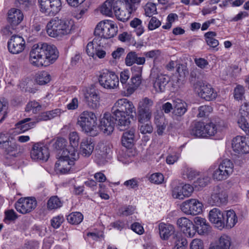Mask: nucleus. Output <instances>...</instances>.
Masks as SVG:
<instances>
[{"instance_id": "obj_20", "label": "nucleus", "mask_w": 249, "mask_h": 249, "mask_svg": "<svg viewBox=\"0 0 249 249\" xmlns=\"http://www.w3.org/2000/svg\"><path fill=\"white\" fill-rule=\"evenodd\" d=\"M8 49L13 54H18L23 51L25 48V41L20 36H12L7 43Z\"/></svg>"}, {"instance_id": "obj_13", "label": "nucleus", "mask_w": 249, "mask_h": 249, "mask_svg": "<svg viewBox=\"0 0 249 249\" xmlns=\"http://www.w3.org/2000/svg\"><path fill=\"white\" fill-rule=\"evenodd\" d=\"M50 156L48 147L42 142H36L33 144L30 157L35 161H46Z\"/></svg>"}, {"instance_id": "obj_27", "label": "nucleus", "mask_w": 249, "mask_h": 249, "mask_svg": "<svg viewBox=\"0 0 249 249\" xmlns=\"http://www.w3.org/2000/svg\"><path fill=\"white\" fill-rule=\"evenodd\" d=\"M195 227L196 231L200 235H203L208 232L210 225L206 219L200 216L194 218Z\"/></svg>"}, {"instance_id": "obj_17", "label": "nucleus", "mask_w": 249, "mask_h": 249, "mask_svg": "<svg viewBox=\"0 0 249 249\" xmlns=\"http://www.w3.org/2000/svg\"><path fill=\"white\" fill-rule=\"evenodd\" d=\"M80 92L84 96L85 101L89 108L95 109L100 106V94L94 90L84 87L80 90Z\"/></svg>"}, {"instance_id": "obj_5", "label": "nucleus", "mask_w": 249, "mask_h": 249, "mask_svg": "<svg viewBox=\"0 0 249 249\" xmlns=\"http://www.w3.org/2000/svg\"><path fill=\"white\" fill-rule=\"evenodd\" d=\"M97 120L96 115L93 112L85 110L80 114L77 124L87 135L95 136L98 133Z\"/></svg>"}, {"instance_id": "obj_42", "label": "nucleus", "mask_w": 249, "mask_h": 249, "mask_svg": "<svg viewBox=\"0 0 249 249\" xmlns=\"http://www.w3.org/2000/svg\"><path fill=\"white\" fill-rule=\"evenodd\" d=\"M181 174L184 179L191 180L199 175V172L191 167L185 166L182 169Z\"/></svg>"}, {"instance_id": "obj_1", "label": "nucleus", "mask_w": 249, "mask_h": 249, "mask_svg": "<svg viewBox=\"0 0 249 249\" xmlns=\"http://www.w3.org/2000/svg\"><path fill=\"white\" fill-rule=\"evenodd\" d=\"M111 113L105 112L100 121L99 127L106 135L110 134L114 130L115 123L121 127H127L130 124V119H133L136 108L133 103L126 98L118 100L111 108Z\"/></svg>"}, {"instance_id": "obj_15", "label": "nucleus", "mask_w": 249, "mask_h": 249, "mask_svg": "<svg viewBox=\"0 0 249 249\" xmlns=\"http://www.w3.org/2000/svg\"><path fill=\"white\" fill-rule=\"evenodd\" d=\"M227 128L226 124L221 122H210L206 124V137L214 136L216 139H222Z\"/></svg>"}, {"instance_id": "obj_18", "label": "nucleus", "mask_w": 249, "mask_h": 249, "mask_svg": "<svg viewBox=\"0 0 249 249\" xmlns=\"http://www.w3.org/2000/svg\"><path fill=\"white\" fill-rule=\"evenodd\" d=\"M154 105L153 100L147 97L142 98L139 103L138 106V116L143 120L145 118H151L152 107Z\"/></svg>"}, {"instance_id": "obj_11", "label": "nucleus", "mask_w": 249, "mask_h": 249, "mask_svg": "<svg viewBox=\"0 0 249 249\" xmlns=\"http://www.w3.org/2000/svg\"><path fill=\"white\" fill-rule=\"evenodd\" d=\"M193 88L198 96L206 101L213 100L217 97L216 91L207 83L197 81L194 84Z\"/></svg>"}, {"instance_id": "obj_21", "label": "nucleus", "mask_w": 249, "mask_h": 249, "mask_svg": "<svg viewBox=\"0 0 249 249\" xmlns=\"http://www.w3.org/2000/svg\"><path fill=\"white\" fill-rule=\"evenodd\" d=\"M86 52L88 55L94 59L97 57L102 59L105 57L106 52L102 49L101 45L98 43V39L95 38L87 45Z\"/></svg>"}, {"instance_id": "obj_36", "label": "nucleus", "mask_w": 249, "mask_h": 249, "mask_svg": "<svg viewBox=\"0 0 249 249\" xmlns=\"http://www.w3.org/2000/svg\"><path fill=\"white\" fill-rule=\"evenodd\" d=\"M159 230L161 238L166 240L172 234L174 228L171 224L161 223L159 225Z\"/></svg>"}, {"instance_id": "obj_25", "label": "nucleus", "mask_w": 249, "mask_h": 249, "mask_svg": "<svg viewBox=\"0 0 249 249\" xmlns=\"http://www.w3.org/2000/svg\"><path fill=\"white\" fill-rule=\"evenodd\" d=\"M209 220L218 228L222 229L225 227L224 216L219 209L213 208L209 212Z\"/></svg>"}, {"instance_id": "obj_31", "label": "nucleus", "mask_w": 249, "mask_h": 249, "mask_svg": "<svg viewBox=\"0 0 249 249\" xmlns=\"http://www.w3.org/2000/svg\"><path fill=\"white\" fill-rule=\"evenodd\" d=\"M38 122H36V118L35 121H32L29 118H26L16 124L15 129L18 133H23L33 128Z\"/></svg>"}, {"instance_id": "obj_61", "label": "nucleus", "mask_w": 249, "mask_h": 249, "mask_svg": "<svg viewBox=\"0 0 249 249\" xmlns=\"http://www.w3.org/2000/svg\"><path fill=\"white\" fill-rule=\"evenodd\" d=\"M190 249H204L202 241L199 239H194L190 244Z\"/></svg>"}, {"instance_id": "obj_22", "label": "nucleus", "mask_w": 249, "mask_h": 249, "mask_svg": "<svg viewBox=\"0 0 249 249\" xmlns=\"http://www.w3.org/2000/svg\"><path fill=\"white\" fill-rule=\"evenodd\" d=\"M177 224L180 230L189 237H193L196 234V230L193 222L189 218L182 217L178 218Z\"/></svg>"}, {"instance_id": "obj_52", "label": "nucleus", "mask_w": 249, "mask_h": 249, "mask_svg": "<svg viewBox=\"0 0 249 249\" xmlns=\"http://www.w3.org/2000/svg\"><path fill=\"white\" fill-rule=\"evenodd\" d=\"M145 15L150 17L157 13V7L155 4L152 2L147 3L144 7Z\"/></svg>"}, {"instance_id": "obj_49", "label": "nucleus", "mask_w": 249, "mask_h": 249, "mask_svg": "<svg viewBox=\"0 0 249 249\" xmlns=\"http://www.w3.org/2000/svg\"><path fill=\"white\" fill-rule=\"evenodd\" d=\"M210 179L207 176L201 177L194 182V186L198 190H199L207 186L210 182Z\"/></svg>"}, {"instance_id": "obj_51", "label": "nucleus", "mask_w": 249, "mask_h": 249, "mask_svg": "<svg viewBox=\"0 0 249 249\" xmlns=\"http://www.w3.org/2000/svg\"><path fill=\"white\" fill-rule=\"evenodd\" d=\"M69 140L70 145H69L66 149H69L70 147H72L77 150L76 147L78 145L79 140V137L78 133L74 131L71 132L69 134Z\"/></svg>"}, {"instance_id": "obj_56", "label": "nucleus", "mask_w": 249, "mask_h": 249, "mask_svg": "<svg viewBox=\"0 0 249 249\" xmlns=\"http://www.w3.org/2000/svg\"><path fill=\"white\" fill-rule=\"evenodd\" d=\"M150 181L155 184H160L164 181L163 175L160 173H156L152 174L149 178Z\"/></svg>"}, {"instance_id": "obj_46", "label": "nucleus", "mask_w": 249, "mask_h": 249, "mask_svg": "<svg viewBox=\"0 0 249 249\" xmlns=\"http://www.w3.org/2000/svg\"><path fill=\"white\" fill-rule=\"evenodd\" d=\"M231 246V240L227 235H222L219 238L218 244L215 246L218 249H229Z\"/></svg>"}, {"instance_id": "obj_63", "label": "nucleus", "mask_w": 249, "mask_h": 249, "mask_svg": "<svg viewBox=\"0 0 249 249\" xmlns=\"http://www.w3.org/2000/svg\"><path fill=\"white\" fill-rule=\"evenodd\" d=\"M239 113L241 115L248 116L249 115V103L244 102L240 107Z\"/></svg>"}, {"instance_id": "obj_55", "label": "nucleus", "mask_w": 249, "mask_h": 249, "mask_svg": "<svg viewBox=\"0 0 249 249\" xmlns=\"http://www.w3.org/2000/svg\"><path fill=\"white\" fill-rule=\"evenodd\" d=\"M161 52L159 50H153L143 53L145 59H152L156 60L160 55Z\"/></svg>"}, {"instance_id": "obj_35", "label": "nucleus", "mask_w": 249, "mask_h": 249, "mask_svg": "<svg viewBox=\"0 0 249 249\" xmlns=\"http://www.w3.org/2000/svg\"><path fill=\"white\" fill-rule=\"evenodd\" d=\"M135 132V129L131 128L124 133L122 138V143L123 146L126 148H130L132 146L134 142Z\"/></svg>"}, {"instance_id": "obj_50", "label": "nucleus", "mask_w": 249, "mask_h": 249, "mask_svg": "<svg viewBox=\"0 0 249 249\" xmlns=\"http://www.w3.org/2000/svg\"><path fill=\"white\" fill-rule=\"evenodd\" d=\"M187 241L181 236H177L175 239V245L173 249H185Z\"/></svg>"}, {"instance_id": "obj_6", "label": "nucleus", "mask_w": 249, "mask_h": 249, "mask_svg": "<svg viewBox=\"0 0 249 249\" xmlns=\"http://www.w3.org/2000/svg\"><path fill=\"white\" fill-rule=\"evenodd\" d=\"M234 165L229 159L222 160L219 164L214 163L209 168L214 180L223 181L227 179L233 173Z\"/></svg>"}, {"instance_id": "obj_12", "label": "nucleus", "mask_w": 249, "mask_h": 249, "mask_svg": "<svg viewBox=\"0 0 249 249\" xmlns=\"http://www.w3.org/2000/svg\"><path fill=\"white\" fill-rule=\"evenodd\" d=\"M203 205L196 198H191L183 202L180 205L181 211L187 215H196L202 212Z\"/></svg>"}, {"instance_id": "obj_7", "label": "nucleus", "mask_w": 249, "mask_h": 249, "mask_svg": "<svg viewBox=\"0 0 249 249\" xmlns=\"http://www.w3.org/2000/svg\"><path fill=\"white\" fill-rule=\"evenodd\" d=\"M125 4L121 0H116L114 7V14L116 18L122 21H127L132 12L137 9V6L130 0H124Z\"/></svg>"}, {"instance_id": "obj_34", "label": "nucleus", "mask_w": 249, "mask_h": 249, "mask_svg": "<svg viewBox=\"0 0 249 249\" xmlns=\"http://www.w3.org/2000/svg\"><path fill=\"white\" fill-rule=\"evenodd\" d=\"M116 0H107L100 7L101 13L104 15L111 17L114 13Z\"/></svg>"}, {"instance_id": "obj_8", "label": "nucleus", "mask_w": 249, "mask_h": 249, "mask_svg": "<svg viewBox=\"0 0 249 249\" xmlns=\"http://www.w3.org/2000/svg\"><path fill=\"white\" fill-rule=\"evenodd\" d=\"M118 32V26L111 20H103L99 22L95 29V34L101 38L109 39L115 36Z\"/></svg>"}, {"instance_id": "obj_28", "label": "nucleus", "mask_w": 249, "mask_h": 249, "mask_svg": "<svg viewBox=\"0 0 249 249\" xmlns=\"http://www.w3.org/2000/svg\"><path fill=\"white\" fill-rule=\"evenodd\" d=\"M94 148V144L91 140L83 139L80 143L79 151L84 157H89L92 154Z\"/></svg>"}, {"instance_id": "obj_19", "label": "nucleus", "mask_w": 249, "mask_h": 249, "mask_svg": "<svg viewBox=\"0 0 249 249\" xmlns=\"http://www.w3.org/2000/svg\"><path fill=\"white\" fill-rule=\"evenodd\" d=\"M233 150L238 154L249 153V136H237L232 140Z\"/></svg>"}, {"instance_id": "obj_37", "label": "nucleus", "mask_w": 249, "mask_h": 249, "mask_svg": "<svg viewBox=\"0 0 249 249\" xmlns=\"http://www.w3.org/2000/svg\"><path fill=\"white\" fill-rule=\"evenodd\" d=\"M151 118H145L143 120L138 117L139 128L140 132L143 134H150L153 131V127L150 122Z\"/></svg>"}, {"instance_id": "obj_32", "label": "nucleus", "mask_w": 249, "mask_h": 249, "mask_svg": "<svg viewBox=\"0 0 249 249\" xmlns=\"http://www.w3.org/2000/svg\"><path fill=\"white\" fill-rule=\"evenodd\" d=\"M174 113L178 116H181L187 111V103L180 99H176L173 101Z\"/></svg>"}, {"instance_id": "obj_38", "label": "nucleus", "mask_w": 249, "mask_h": 249, "mask_svg": "<svg viewBox=\"0 0 249 249\" xmlns=\"http://www.w3.org/2000/svg\"><path fill=\"white\" fill-rule=\"evenodd\" d=\"M224 219L226 221L225 226L228 229H231L233 227L238 221L237 217L233 210L227 211Z\"/></svg>"}, {"instance_id": "obj_14", "label": "nucleus", "mask_w": 249, "mask_h": 249, "mask_svg": "<svg viewBox=\"0 0 249 249\" xmlns=\"http://www.w3.org/2000/svg\"><path fill=\"white\" fill-rule=\"evenodd\" d=\"M228 201V194L225 189L219 185L213 187L208 203L211 205L220 206Z\"/></svg>"}, {"instance_id": "obj_48", "label": "nucleus", "mask_w": 249, "mask_h": 249, "mask_svg": "<svg viewBox=\"0 0 249 249\" xmlns=\"http://www.w3.org/2000/svg\"><path fill=\"white\" fill-rule=\"evenodd\" d=\"M62 202L57 196L51 197L48 201L47 207L50 210L56 209L62 206Z\"/></svg>"}, {"instance_id": "obj_16", "label": "nucleus", "mask_w": 249, "mask_h": 249, "mask_svg": "<svg viewBox=\"0 0 249 249\" xmlns=\"http://www.w3.org/2000/svg\"><path fill=\"white\" fill-rule=\"evenodd\" d=\"M15 205L18 212L26 214L30 213L36 208L37 201L35 197H21L16 202Z\"/></svg>"}, {"instance_id": "obj_40", "label": "nucleus", "mask_w": 249, "mask_h": 249, "mask_svg": "<svg viewBox=\"0 0 249 249\" xmlns=\"http://www.w3.org/2000/svg\"><path fill=\"white\" fill-rule=\"evenodd\" d=\"M35 79L37 84L44 85L50 82L51 76L48 72L43 71L37 73L35 75Z\"/></svg>"}, {"instance_id": "obj_59", "label": "nucleus", "mask_w": 249, "mask_h": 249, "mask_svg": "<svg viewBox=\"0 0 249 249\" xmlns=\"http://www.w3.org/2000/svg\"><path fill=\"white\" fill-rule=\"evenodd\" d=\"M67 143V142L65 139L62 138H58L53 144V146L57 150H64Z\"/></svg>"}, {"instance_id": "obj_60", "label": "nucleus", "mask_w": 249, "mask_h": 249, "mask_svg": "<svg viewBox=\"0 0 249 249\" xmlns=\"http://www.w3.org/2000/svg\"><path fill=\"white\" fill-rule=\"evenodd\" d=\"M244 93L245 89L243 86L241 85H237L234 89V98L238 100H241L244 94Z\"/></svg>"}, {"instance_id": "obj_10", "label": "nucleus", "mask_w": 249, "mask_h": 249, "mask_svg": "<svg viewBox=\"0 0 249 249\" xmlns=\"http://www.w3.org/2000/svg\"><path fill=\"white\" fill-rule=\"evenodd\" d=\"M39 11L47 16H54L60 11L61 0H37Z\"/></svg>"}, {"instance_id": "obj_57", "label": "nucleus", "mask_w": 249, "mask_h": 249, "mask_svg": "<svg viewBox=\"0 0 249 249\" xmlns=\"http://www.w3.org/2000/svg\"><path fill=\"white\" fill-rule=\"evenodd\" d=\"M213 111V108L209 106H201L198 108L199 113L197 116L203 117L209 115Z\"/></svg>"}, {"instance_id": "obj_62", "label": "nucleus", "mask_w": 249, "mask_h": 249, "mask_svg": "<svg viewBox=\"0 0 249 249\" xmlns=\"http://www.w3.org/2000/svg\"><path fill=\"white\" fill-rule=\"evenodd\" d=\"M64 221V217L62 216H57L54 217L51 220L52 226L55 229L58 228Z\"/></svg>"}, {"instance_id": "obj_54", "label": "nucleus", "mask_w": 249, "mask_h": 249, "mask_svg": "<svg viewBox=\"0 0 249 249\" xmlns=\"http://www.w3.org/2000/svg\"><path fill=\"white\" fill-rule=\"evenodd\" d=\"M4 215V221L6 223H8L10 221H14L18 218L17 214L13 210L5 211Z\"/></svg>"}, {"instance_id": "obj_44", "label": "nucleus", "mask_w": 249, "mask_h": 249, "mask_svg": "<svg viewBox=\"0 0 249 249\" xmlns=\"http://www.w3.org/2000/svg\"><path fill=\"white\" fill-rule=\"evenodd\" d=\"M132 87H128L126 90L129 94L133 93L134 91L140 86L142 81V76H132L131 78Z\"/></svg>"}, {"instance_id": "obj_4", "label": "nucleus", "mask_w": 249, "mask_h": 249, "mask_svg": "<svg viewBox=\"0 0 249 249\" xmlns=\"http://www.w3.org/2000/svg\"><path fill=\"white\" fill-rule=\"evenodd\" d=\"M78 159L79 154L75 148L70 147L69 149H65L55 163V171L61 174L69 173L75 161Z\"/></svg>"}, {"instance_id": "obj_26", "label": "nucleus", "mask_w": 249, "mask_h": 249, "mask_svg": "<svg viewBox=\"0 0 249 249\" xmlns=\"http://www.w3.org/2000/svg\"><path fill=\"white\" fill-rule=\"evenodd\" d=\"M23 18V14L20 9L12 8L7 13V20L11 26H17L21 22Z\"/></svg>"}, {"instance_id": "obj_58", "label": "nucleus", "mask_w": 249, "mask_h": 249, "mask_svg": "<svg viewBox=\"0 0 249 249\" xmlns=\"http://www.w3.org/2000/svg\"><path fill=\"white\" fill-rule=\"evenodd\" d=\"M161 25V22L156 17H153L150 19L148 25V29L149 30H154Z\"/></svg>"}, {"instance_id": "obj_24", "label": "nucleus", "mask_w": 249, "mask_h": 249, "mask_svg": "<svg viewBox=\"0 0 249 249\" xmlns=\"http://www.w3.org/2000/svg\"><path fill=\"white\" fill-rule=\"evenodd\" d=\"M151 78L153 88L156 92H163L165 88L166 85L170 81L169 77L165 74L158 73L156 75L153 73L151 74Z\"/></svg>"}, {"instance_id": "obj_47", "label": "nucleus", "mask_w": 249, "mask_h": 249, "mask_svg": "<svg viewBox=\"0 0 249 249\" xmlns=\"http://www.w3.org/2000/svg\"><path fill=\"white\" fill-rule=\"evenodd\" d=\"M41 108L42 106L38 102L36 101H32L26 105L25 110L26 112L36 113L41 109Z\"/></svg>"}, {"instance_id": "obj_23", "label": "nucleus", "mask_w": 249, "mask_h": 249, "mask_svg": "<svg viewBox=\"0 0 249 249\" xmlns=\"http://www.w3.org/2000/svg\"><path fill=\"white\" fill-rule=\"evenodd\" d=\"M194 192V187L189 184L180 185L175 187L172 190V196L174 198L183 199L190 197Z\"/></svg>"}, {"instance_id": "obj_29", "label": "nucleus", "mask_w": 249, "mask_h": 249, "mask_svg": "<svg viewBox=\"0 0 249 249\" xmlns=\"http://www.w3.org/2000/svg\"><path fill=\"white\" fill-rule=\"evenodd\" d=\"M206 124L201 122H194L190 129V134L197 137H206Z\"/></svg>"}, {"instance_id": "obj_9", "label": "nucleus", "mask_w": 249, "mask_h": 249, "mask_svg": "<svg viewBox=\"0 0 249 249\" xmlns=\"http://www.w3.org/2000/svg\"><path fill=\"white\" fill-rule=\"evenodd\" d=\"M100 85L106 89H114L119 85L118 75L113 71L103 70L97 75Z\"/></svg>"}, {"instance_id": "obj_2", "label": "nucleus", "mask_w": 249, "mask_h": 249, "mask_svg": "<svg viewBox=\"0 0 249 249\" xmlns=\"http://www.w3.org/2000/svg\"><path fill=\"white\" fill-rule=\"evenodd\" d=\"M58 57L56 48L47 43H38L32 47L29 54L30 63L37 67H47L52 64Z\"/></svg>"}, {"instance_id": "obj_3", "label": "nucleus", "mask_w": 249, "mask_h": 249, "mask_svg": "<svg viewBox=\"0 0 249 249\" xmlns=\"http://www.w3.org/2000/svg\"><path fill=\"white\" fill-rule=\"evenodd\" d=\"M76 28L73 19L54 17L48 22L46 30L49 36L61 39L74 33Z\"/></svg>"}, {"instance_id": "obj_30", "label": "nucleus", "mask_w": 249, "mask_h": 249, "mask_svg": "<svg viewBox=\"0 0 249 249\" xmlns=\"http://www.w3.org/2000/svg\"><path fill=\"white\" fill-rule=\"evenodd\" d=\"M145 63V58L144 57H139L135 52L128 53L125 58V64L127 66H132L134 64L138 65H144Z\"/></svg>"}, {"instance_id": "obj_41", "label": "nucleus", "mask_w": 249, "mask_h": 249, "mask_svg": "<svg viewBox=\"0 0 249 249\" xmlns=\"http://www.w3.org/2000/svg\"><path fill=\"white\" fill-rule=\"evenodd\" d=\"M18 146V145L16 142L10 140L2 148L4 149L5 152L7 155L16 157L17 154Z\"/></svg>"}, {"instance_id": "obj_45", "label": "nucleus", "mask_w": 249, "mask_h": 249, "mask_svg": "<svg viewBox=\"0 0 249 249\" xmlns=\"http://www.w3.org/2000/svg\"><path fill=\"white\" fill-rule=\"evenodd\" d=\"M83 219V215L80 212L72 213L67 216L68 221L71 224L78 225L82 221Z\"/></svg>"}, {"instance_id": "obj_39", "label": "nucleus", "mask_w": 249, "mask_h": 249, "mask_svg": "<svg viewBox=\"0 0 249 249\" xmlns=\"http://www.w3.org/2000/svg\"><path fill=\"white\" fill-rule=\"evenodd\" d=\"M154 122L157 126L158 134L159 135H162L167 124L163 114L156 115Z\"/></svg>"}, {"instance_id": "obj_33", "label": "nucleus", "mask_w": 249, "mask_h": 249, "mask_svg": "<svg viewBox=\"0 0 249 249\" xmlns=\"http://www.w3.org/2000/svg\"><path fill=\"white\" fill-rule=\"evenodd\" d=\"M61 113L62 111L59 108H56L50 111L43 112L37 117L36 122L46 121L56 117L59 116Z\"/></svg>"}, {"instance_id": "obj_53", "label": "nucleus", "mask_w": 249, "mask_h": 249, "mask_svg": "<svg viewBox=\"0 0 249 249\" xmlns=\"http://www.w3.org/2000/svg\"><path fill=\"white\" fill-rule=\"evenodd\" d=\"M237 124L239 127L245 133H249V124L244 116L241 115L237 120Z\"/></svg>"}, {"instance_id": "obj_64", "label": "nucleus", "mask_w": 249, "mask_h": 249, "mask_svg": "<svg viewBox=\"0 0 249 249\" xmlns=\"http://www.w3.org/2000/svg\"><path fill=\"white\" fill-rule=\"evenodd\" d=\"M39 243L36 241H27L24 246V249H38Z\"/></svg>"}, {"instance_id": "obj_43", "label": "nucleus", "mask_w": 249, "mask_h": 249, "mask_svg": "<svg viewBox=\"0 0 249 249\" xmlns=\"http://www.w3.org/2000/svg\"><path fill=\"white\" fill-rule=\"evenodd\" d=\"M130 25L135 29V32L138 36L142 35L144 31V27L142 25V21L138 18H134L131 20Z\"/></svg>"}]
</instances>
